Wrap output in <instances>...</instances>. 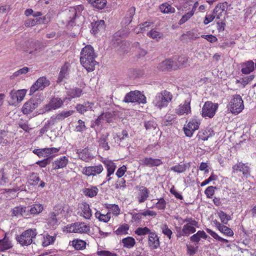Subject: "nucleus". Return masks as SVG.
Listing matches in <instances>:
<instances>
[{
  "label": "nucleus",
  "mask_w": 256,
  "mask_h": 256,
  "mask_svg": "<svg viewBox=\"0 0 256 256\" xmlns=\"http://www.w3.org/2000/svg\"><path fill=\"white\" fill-rule=\"evenodd\" d=\"M50 84V82L46 77L42 76L38 79L30 88V94H32L36 90H42Z\"/></svg>",
  "instance_id": "9"
},
{
  "label": "nucleus",
  "mask_w": 256,
  "mask_h": 256,
  "mask_svg": "<svg viewBox=\"0 0 256 256\" xmlns=\"http://www.w3.org/2000/svg\"><path fill=\"white\" fill-rule=\"evenodd\" d=\"M58 222L57 219L56 218V215L54 212H51L50 214V217L48 219V223L52 226H55Z\"/></svg>",
  "instance_id": "61"
},
{
  "label": "nucleus",
  "mask_w": 256,
  "mask_h": 256,
  "mask_svg": "<svg viewBox=\"0 0 256 256\" xmlns=\"http://www.w3.org/2000/svg\"><path fill=\"white\" fill-rule=\"evenodd\" d=\"M172 98V94L165 90L158 94L156 96L153 103L156 106L161 109L162 108L166 106L168 104L171 102Z\"/></svg>",
  "instance_id": "3"
},
{
  "label": "nucleus",
  "mask_w": 256,
  "mask_h": 256,
  "mask_svg": "<svg viewBox=\"0 0 256 256\" xmlns=\"http://www.w3.org/2000/svg\"><path fill=\"white\" fill-rule=\"evenodd\" d=\"M216 189V187L213 186H210L205 190V194L208 198H211L214 194V190Z\"/></svg>",
  "instance_id": "60"
},
{
  "label": "nucleus",
  "mask_w": 256,
  "mask_h": 256,
  "mask_svg": "<svg viewBox=\"0 0 256 256\" xmlns=\"http://www.w3.org/2000/svg\"><path fill=\"white\" fill-rule=\"evenodd\" d=\"M80 64L88 72H92L95 69L96 66L98 64L94 58H80Z\"/></svg>",
  "instance_id": "11"
},
{
  "label": "nucleus",
  "mask_w": 256,
  "mask_h": 256,
  "mask_svg": "<svg viewBox=\"0 0 256 256\" xmlns=\"http://www.w3.org/2000/svg\"><path fill=\"white\" fill-rule=\"evenodd\" d=\"M84 56L86 58L94 59L96 58V54L91 45H86L82 48L80 54V58H84Z\"/></svg>",
  "instance_id": "18"
},
{
  "label": "nucleus",
  "mask_w": 256,
  "mask_h": 256,
  "mask_svg": "<svg viewBox=\"0 0 256 256\" xmlns=\"http://www.w3.org/2000/svg\"><path fill=\"white\" fill-rule=\"evenodd\" d=\"M200 124V122L197 120L193 119L190 120L186 127L184 128L186 135L188 137L192 136L194 132L198 128Z\"/></svg>",
  "instance_id": "12"
},
{
  "label": "nucleus",
  "mask_w": 256,
  "mask_h": 256,
  "mask_svg": "<svg viewBox=\"0 0 256 256\" xmlns=\"http://www.w3.org/2000/svg\"><path fill=\"white\" fill-rule=\"evenodd\" d=\"M90 4L92 6L98 9L102 10L104 8L106 4V0H90Z\"/></svg>",
  "instance_id": "37"
},
{
  "label": "nucleus",
  "mask_w": 256,
  "mask_h": 256,
  "mask_svg": "<svg viewBox=\"0 0 256 256\" xmlns=\"http://www.w3.org/2000/svg\"><path fill=\"white\" fill-rule=\"evenodd\" d=\"M12 134L8 131L0 130V144L7 146L12 141Z\"/></svg>",
  "instance_id": "20"
},
{
  "label": "nucleus",
  "mask_w": 256,
  "mask_h": 256,
  "mask_svg": "<svg viewBox=\"0 0 256 256\" xmlns=\"http://www.w3.org/2000/svg\"><path fill=\"white\" fill-rule=\"evenodd\" d=\"M97 254L99 256H118L116 254L112 253L108 250L98 251Z\"/></svg>",
  "instance_id": "64"
},
{
  "label": "nucleus",
  "mask_w": 256,
  "mask_h": 256,
  "mask_svg": "<svg viewBox=\"0 0 256 256\" xmlns=\"http://www.w3.org/2000/svg\"><path fill=\"white\" fill-rule=\"evenodd\" d=\"M214 223L216 224L218 230L222 233L228 236H231L234 235V232L231 228L227 227L226 226L222 224L217 220H214Z\"/></svg>",
  "instance_id": "25"
},
{
  "label": "nucleus",
  "mask_w": 256,
  "mask_h": 256,
  "mask_svg": "<svg viewBox=\"0 0 256 256\" xmlns=\"http://www.w3.org/2000/svg\"><path fill=\"white\" fill-rule=\"evenodd\" d=\"M68 162V158L65 156H62L56 160L53 163L54 169H58L65 167Z\"/></svg>",
  "instance_id": "29"
},
{
  "label": "nucleus",
  "mask_w": 256,
  "mask_h": 256,
  "mask_svg": "<svg viewBox=\"0 0 256 256\" xmlns=\"http://www.w3.org/2000/svg\"><path fill=\"white\" fill-rule=\"evenodd\" d=\"M81 209L82 210L80 216H82L86 219H90L92 214L90 206L88 204L84 202L82 204Z\"/></svg>",
  "instance_id": "28"
},
{
  "label": "nucleus",
  "mask_w": 256,
  "mask_h": 256,
  "mask_svg": "<svg viewBox=\"0 0 256 256\" xmlns=\"http://www.w3.org/2000/svg\"><path fill=\"white\" fill-rule=\"evenodd\" d=\"M228 6V3L226 2L218 4L213 10L216 18L220 19L222 16V13L226 14Z\"/></svg>",
  "instance_id": "15"
},
{
  "label": "nucleus",
  "mask_w": 256,
  "mask_h": 256,
  "mask_svg": "<svg viewBox=\"0 0 256 256\" xmlns=\"http://www.w3.org/2000/svg\"><path fill=\"white\" fill-rule=\"evenodd\" d=\"M18 125L20 128H22L26 132H29L30 130H31V128H29L28 121L24 122L23 120H20L18 122Z\"/></svg>",
  "instance_id": "55"
},
{
  "label": "nucleus",
  "mask_w": 256,
  "mask_h": 256,
  "mask_svg": "<svg viewBox=\"0 0 256 256\" xmlns=\"http://www.w3.org/2000/svg\"><path fill=\"white\" fill-rule=\"evenodd\" d=\"M166 202L163 198H160L156 203V206L158 210H164L166 208Z\"/></svg>",
  "instance_id": "58"
},
{
  "label": "nucleus",
  "mask_w": 256,
  "mask_h": 256,
  "mask_svg": "<svg viewBox=\"0 0 256 256\" xmlns=\"http://www.w3.org/2000/svg\"><path fill=\"white\" fill-rule=\"evenodd\" d=\"M124 246L128 248H132L136 244V240L134 238L128 236L122 240Z\"/></svg>",
  "instance_id": "39"
},
{
  "label": "nucleus",
  "mask_w": 256,
  "mask_h": 256,
  "mask_svg": "<svg viewBox=\"0 0 256 256\" xmlns=\"http://www.w3.org/2000/svg\"><path fill=\"white\" fill-rule=\"evenodd\" d=\"M176 66L173 58L167 59L160 63L158 66V68L161 71H166L170 70H176Z\"/></svg>",
  "instance_id": "14"
},
{
  "label": "nucleus",
  "mask_w": 256,
  "mask_h": 256,
  "mask_svg": "<svg viewBox=\"0 0 256 256\" xmlns=\"http://www.w3.org/2000/svg\"><path fill=\"white\" fill-rule=\"evenodd\" d=\"M129 226L128 224H124L120 226L116 231L115 233L117 235L122 234H127V231L128 230Z\"/></svg>",
  "instance_id": "49"
},
{
  "label": "nucleus",
  "mask_w": 256,
  "mask_h": 256,
  "mask_svg": "<svg viewBox=\"0 0 256 256\" xmlns=\"http://www.w3.org/2000/svg\"><path fill=\"white\" fill-rule=\"evenodd\" d=\"M37 235L36 230L34 228L28 229L16 237V240L22 246H29L32 242V239Z\"/></svg>",
  "instance_id": "2"
},
{
  "label": "nucleus",
  "mask_w": 256,
  "mask_h": 256,
  "mask_svg": "<svg viewBox=\"0 0 256 256\" xmlns=\"http://www.w3.org/2000/svg\"><path fill=\"white\" fill-rule=\"evenodd\" d=\"M244 108L243 100L240 96L236 95L230 100L228 108L232 114H238Z\"/></svg>",
  "instance_id": "5"
},
{
  "label": "nucleus",
  "mask_w": 256,
  "mask_h": 256,
  "mask_svg": "<svg viewBox=\"0 0 256 256\" xmlns=\"http://www.w3.org/2000/svg\"><path fill=\"white\" fill-rule=\"evenodd\" d=\"M40 180V178L36 173L32 172L29 176L28 182L31 185H37Z\"/></svg>",
  "instance_id": "45"
},
{
  "label": "nucleus",
  "mask_w": 256,
  "mask_h": 256,
  "mask_svg": "<svg viewBox=\"0 0 256 256\" xmlns=\"http://www.w3.org/2000/svg\"><path fill=\"white\" fill-rule=\"evenodd\" d=\"M12 248L10 242L6 237L0 240V251L3 252Z\"/></svg>",
  "instance_id": "38"
},
{
  "label": "nucleus",
  "mask_w": 256,
  "mask_h": 256,
  "mask_svg": "<svg viewBox=\"0 0 256 256\" xmlns=\"http://www.w3.org/2000/svg\"><path fill=\"white\" fill-rule=\"evenodd\" d=\"M86 129V127L84 122L81 120H79L78 122V124L76 126V132H82L85 130Z\"/></svg>",
  "instance_id": "53"
},
{
  "label": "nucleus",
  "mask_w": 256,
  "mask_h": 256,
  "mask_svg": "<svg viewBox=\"0 0 256 256\" xmlns=\"http://www.w3.org/2000/svg\"><path fill=\"white\" fill-rule=\"evenodd\" d=\"M115 187L116 189L124 190L126 188V182L124 178H118L115 184Z\"/></svg>",
  "instance_id": "51"
},
{
  "label": "nucleus",
  "mask_w": 256,
  "mask_h": 256,
  "mask_svg": "<svg viewBox=\"0 0 256 256\" xmlns=\"http://www.w3.org/2000/svg\"><path fill=\"white\" fill-rule=\"evenodd\" d=\"M101 116H102V120H106L108 122H110L112 120L114 114L110 112H106L102 114Z\"/></svg>",
  "instance_id": "56"
},
{
  "label": "nucleus",
  "mask_w": 256,
  "mask_h": 256,
  "mask_svg": "<svg viewBox=\"0 0 256 256\" xmlns=\"http://www.w3.org/2000/svg\"><path fill=\"white\" fill-rule=\"evenodd\" d=\"M26 92L25 90H13L10 92V96L14 102H20L24 98Z\"/></svg>",
  "instance_id": "21"
},
{
  "label": "nucleus",
  "mask_w": 256,
  "mask_h": 256,
  "mask_svg": "<svg viewBox=\"0 0 256 256\" xmlns=\"http://www.w3.org/2000/svg\"><path fill=\"white\" fill-rule=\"evenodd\" d=\"M214 132L210 130H202L200 131L197 134V138L202 140H208L210 137L214 135Z\"/></svg>",
  "instance_id": "30"
},
{
  "label": "nucleus",
  "mask_w": 256,
  "mask_h": 256,
  "mask_svg": "<svg viewBox=\"0 0 256 256\" xmlns=\"http://www.w3.org/2000/svg\"><path fill=\"white\" fill-rule=\"evenodd\" d=\"M152 232L147 227L138 228L135 230V233L138 236H145L146 234L150 235V234Z\"/></svg>",
  "instance_id": "47"
},
{
  "label": "nucleus",
  "mask_w": 256,
  "mask_h": 256,
  "mask_svg": "<svg viewBox=\"0 0 256 256\" xmlns=\"http://www.w3.org/2000/svg\"><path fill=\"white\" fill-rule=\"evenodd\" d=\"M70 232L86 233L90 231V227L84 223L76 222L68 228Z\"/></svg>",
  "instance_id": "10"
},
{
  "label": "nucleus",
  "mask_w": 256,
  "mask_h": 256,
  "mask_svg": "<svg viewBox=\"0 0 256 256\" xmlns=\"http://www.w3.org/2000/svg\"><path fill=\"white\" fill-rule=\"evenodd\" d=\"M218 216L222 222L224 224H226L230 220V216L222 211H220L218 212Z\"/></svg>",
  "instance_id": "52"
},
{
  "label": "nucleus",
  "mask_w": 256,
  "mask_h": 256,
  "mask_svg": "<svg viewBox=\"0 0 256 256\" xmlns=\"http://www.w3.org/2000/svg\"><path fill=\"white\" fill-rule=\"evenodd\" d=\"M126 170V167L125 166L123 165L122 166H121L118 170L116 172V175L118 178H120L124 175Z\"/></svg>",
  "instance_id": "63"
},
{
  "label": "nucleus",
  "mask_w": 256,
  "mask_h": 256,
  "mask_svg": "<svg viewBox=\"0 0 256 256\" xmlns=\"http://www.w3.org/2000/svg\"><path fill=\"white\" fill-rule=\"evenodd\" d=\"M41 102L39 98H32L26 102L22 108V112L24 114H28L38 106Z\"/></svg>",
  "instance_id": "7"
},
{
  "label": "nucleus",
  "mask_w": 256,
  "mask_h": 256,
  "mask_svg": "<svg viewBox=\"0 0 256 256\" xmlns=\"http://www.w3.org/2000/svg\"><path fill=\"white\" fill-rule=\"evenodd\" d=\"M159 237L155 232H152L148 236V246L152 250H156L160 246Z\"/></svg>",
  "instance_id": "17"
},
{
  "label": "nucleus",
  "mask_w": 256,
  "mask_h": 256,
  "mask_svg": "<svg viewBox=\"0 0 256 256\" xmlns=\"http://www.w3.org/2000/svg\"><path fill=\"white\" fill-rule=\"evenodd\" d=\"M43 22V20L41 18H28L24 22L26 26L29 28L35 26L37 24H41Z\"/></svg>",
  "instance_id": "43"
},
{
  "label": "nucleus",
  "mask_w": 256,
  "mask_h": 256,
  "mask_svg": "<svg viewBox=\"0 0 256 256\" xmlns=\"http://www.w3.org/2000/svg\"><path fill=\"white\" fill-rule=\"evenodd\" d=\"M194 226L190 225L189 224H184L182 231L180 232L178 236H188L191 234H193L196 232V229L194 227Z\"/></svg>",
  "instance_id": "24"
},
{
  "label": "nucleus",
  "mask_w": 256,
  "mask_h": 256,
  "mask_svg": "<svg viewBox=\"0 0 256 256\" xmlns=\"http://www.w3.org/2000/svg\"><path fill=\"white\" fill-rule=\"evenodd\" d=\"M254 69V62L252 60H249L243 64L242 72L244 74H248Z\"/></svg>",
  "instance_id": "34"
},
{
  "label": "nucleus",
  "mask_w": 256,
  "mask_h": 256,
  "mask_svg": "<svg viewBox=\"0 0 256 256\" xmlns=\"http://www.w3.org/2000/svg\"><path fill=\"white\" fill-rule=\"evenodd\" d=\"M86 243L81 240H74L72 241V245L76 250H81L85 248Z\"/></svg>",
  "instance_id": "40"
},
{
  "label": "nucleus",
  "mask_w": 256,
  "mask_h": 256,
  "mask_svg": "<svg viewBox=\"0 0 256 256\" xmlns=\"http://www.w3.org/2000/svg\"><path fill=\"white\" fill-rule=\"evenodd\" d=\"M29 71V68L27 67H24L14 73L11 77L19 76L20 74H26Z\"/></svg>",
  "instance_id": "62"
},
{
  "label": "nucleus",
  "mask_w": 256,
  "mask_h": 256,
  "mask_svg": "<svg viewBox=\"0 0 256 256\" xmlns=\"http://www.w3.org/2000/svg\"><path fill=\"white\" fill-rule=\"evenodd\" d=\"M26 206H18L14 207L12 210V216H24V213L26 210Z\"/></svg>",
  "instance_id": "36"
},
{
  "label": "nucleus",
  "mask_w": 256,
  "mask_h": 256,
  "mask_svg": "<svg viewBox=\"0 0 256 256\" xmlns=\"http://www.w3.org/2000/svg\"><path fill=\"white\" fill-rule=\"evenodd\" d=\"M160 11L163 13H174L175 12L174 8H172L167 2L164 3L160 6Z\"/></svg>",
  "instance_id": "41"
},
{
  "label": "nucleus",
  "mask_w": 256,
  "mask_h": 256,
  "mask_svg": "<svg viewBox=\"0 0 256 256\" xmlns=\"http://www.w3.org/2000/svg\"><path fill=\"white\" fill-rule=\"evenodd\" d=\"M43 210V206L42 204H34L32 206H31V208L30 210H28V212H29L30 214H38L42 212Z\"/></svg>",
  "instance_id": "44"
},
{
  "label": "nucleus",
  "mask_w": 256,
  "mask_h": 256,
  "mask_svg": "<svg viewBox=\"0 0 256 256\" xmlns=\"http://www.w3.org/2000/svg\"><path fill=\"white\" fill-rule=\"evenodd\" d=\"M109 134L106 132V134H102L98 140V146L106 150H110V146L108 144V136Z\"/></svg>",
  "instance_id": "26"
},
{
  "label": "nucleus",
  "mask_w": 256,
  "mask_h": 256,
  "mask_svg": "<svg viewBox=\"0 0 256 256\" xmlns=\"http://www.w3.org/2000/svg\"><path fill=\"white\" fill-rule=\"evenodd\" d=\"M136 188L138 190V201L139 203H142L145 202L148 198V197L149 194V190H148L144 186H136Z\"/></svg>",
  "instance_id": "22"
},
{
  "label": "nucleus",
  "mask_w": 256,
  "mask_h": 256,
  "mask_svg": "<svg viewBox=\"0 0 256 256\" xmlns=\"http://www.w3.org/2000/svg\"><path fill=\"white\" fill-rule=\"evenodd\" d=\"M232 172L235 173L238 171L242 172L244 176L248 178L250 176V168L246 164H244L242 162H239L233 166Z\"/></svg>",
  "instance_id": "13"
},
{
  "label": "nucleus",
  "mask_w": 256,
  "mask_h": 256,
  "mask_svg": "<svg viewBox=\"0 0 256 256\" xmlns=\"http://www.w3.org/2000/svg\"><path fill=\"white\" fill-rule=\"evenodd\" d=\"M142 162L143 164L150 167L159 166L162 164L160 159L152 158H145L142 160Z\"/></svg>",
  "instance_id": "23"
},
{
  "label": "nucleus",
  "mask_w": 256,
  "mask_h": 256,
  "mask_svg": "<svg viewBox=\"0 0 256 256\" xmlns=\"http://www.w3.org/2000/svg\"><path fill=\"white\" fill-rule=\"evenodd\" d=\"M56 240L54 236H50L46 234V237H44V241L42 242V246H47L50 244H52Z\"/></svg>",
  "instance_id": "50"
},
{
  "label": "nucleus",
  "mask_w": 256,
  "mask_h": 256,
  "mask_svg": "<svg viewBox=\"0 0 256 256\" xmlns=\"http://www.w3.org/2000/svg\"><path fill=\"white\" fill-rule=\"evenodd\" d=\"M162 233L168 236V237L170 239L171 238V236L172 234V230L168 228V226L166 224H164L162 226Z\"/></svg>",
  "instance_id": "59"
},
{
  "label": "nucleus",
  "mask_w": 256,
  "mask_h": 256,
  "mask_svg": "<svg viewBox=\"0 0 256 256\" xmlns=\"http://www.w3.org/2000/svg\"><path fill=\"white\" fill-rule=\"evenodd\" d=\"M68 75V67L66 65L63 66L60 72L58 77V82H60L63 79Z\"/></svg>",
  "instance_id": "42"
},
{
  "label": "nucleus",
  "mask_w": 256,
  "mask_h": 256,
  "mask_svg": "<svg viewBox=\"0 0 256 256\" xmlns=\"http://www.w3.org/2000/svg\"><path fill=\"white\" fill-rule=\"evenodd\" d=\"M172 58L174 64H176V69L184 66L188 61V58L184 56H179L178 58Z\"/></svg>",
  "instance_id": "35"
},
{
  "label": "nucleus",
  "mask_w": 256,
  "mask_h": 256,
  "mask_svg": "<svg viewBox=\"0 0 256 256\" xmlns=\"http://www.w3.org/2000/svg\"><path fill=\"white\" fill-rule=\"evenodd\" d=\"M123 102L126 103L138 102L146 103V98L138 90L131 91L125 96Z\"/></svg>",
  "instance_id": "4"
},
{
  "label": "nucleus",
  "mask_w": 256,
  "mask_h": 256,
  "mask_svg": "<svg viewBox=\"0 0 256 256\" xmlns=\"http://www.w3.org/2000/svg\"><path fill=\"white\" fill-rule=\"evenodd\" d=\"M74 111L72 110L68 111H63L57 114V119L58 120H62L65 118L68 117L74 113Z\"/></svg>",
  "instance_id": "48"
},
{
  "label": "nucleus",
  "mask_w": 256,
  "mask_h": 256,
  "mask_svg": "<svg viewBox=\"0 0 256 256\" xmlns=\"http://www.w3.org/2000/svg\"><path fill=\"white\" fill-rule=\"evenodd\" d=\"M194 14L190 12L184 15L178 22V24L181 25L188 21Z\"/></svg>",
  "instance_id": "57"
},
{
  "label": "nucleus",
  "mask_w": 256,
  "mask_h": 256,
  "mask_svg": "<svg viewBox=\"0 0 256 256\" xmlns=\"http://www.w3.org/2000/svg\"><path fill=\"white\" fill-rule=\"evenodd\" d=\"M77 154L80 159L86 162H88L92 158L91 155L88 148H84L80 151L78 150Z\"/></svg>",
  "instance_id": "31"
},
{
  "label": "nucleus",
  "mask_w": 256,
  "mask_h": 256,
  "mask_svg": "<svg viewBox=\"0 0 256 256\" xmlns=\"http://www.w3.org/2000/svg\"><path fill=\"white\" fill-rule=\"evenodd\" d=\"M92 28L91 32L94 34L104 29V22L102 20H98L95 22L92 23Z\"/></svg>",
  "instance_id": "27"
},
{
  "label": "nucleus",
  "mask_w": 256,
  "mask_h": 256,
  "mask_svg": "<svg viewBox=\"0 0 256 256\" xmlns=\"http://www.w3.org/2000/svg\"><path fill=\"white\" fill-rule=\"evenodd\" d=\"M84 8L82 5L70 8L68 14L70 20L66 26L68 29H70L73 26L78 29L79 26L82 25L84 21V16L81 14V12Z\"/></svg>",
  "instance_id": "1"
},
{
  "label": "nucleus",
  "mask_w": 256,
  "mask_h": 256,
  "mask_svg": "<svg viewBox=\"0 0 256 256\" xmlns=\"http://www.w3.org/2000/svg\"><path fill=\"white\" fill-rule=\"evenodd\" d=\"M148 36L153 39L158 40L162 38V34L156 30H152L148 33Z\"/></svg>",
  "instance_id": "54"
},
{
  "label": "nucleus",
  "mask_w": 256,
  "mask_h": 256,
  "mask_svg": "<svg viewBox=\"0 0 256 256\" xmlns=\"http://www.w3.org/2000/svg\"><path fill=\"white\" fill-rule=\"evenodd\" d=\"M98 188L96 186H92L90 188H84L82 189L84 194L88 197L93 198L96 196L98 192Z\"/></svg>",
  "instance_id": "33"
},
{
  "label": "nucleus",
  "mask_w": 256,
  "mask_h": 256,
  "mask_svg": "<svg viewBox=\"0 0 256 256\" xmlns=\"http://www.w3.org/2000/svg\"><path fill=\"white\" fill-rule=\"evenodd\" d=\"M102 170V166L101 164H99L96 166L84 168L82 173L88 176H95L100 174Z\"/></svg>",
  "instance_id": "16"
},
{
  "label": "nucleus",
  "mask_w": 256,
  "mask_h": 256,
  "mask_svg": "<svg viewBox=\"0 0 256 256\" xmlns=\"http://www.w3.org/2000/svg\"><path fill=\"white\" fill-rule=\"evenodd\" d=\"M191 102V98H187L184 104H180L178 108L176 109V112L177 114L179 115H182L184 114H186L190 113L191 112V108L190 106V104Z\"/></svg>",
  "instance_id": "19"
},
{
  "label": "nucleus",
  "mask_w": 256,
  "mask_h": 256,
  "mask_svg": "<svg viewBox=\"0 0 256 256\" xmlns=\"http://www.w3.org/2000/svg\"><path fill=\"white\" fill-rule=\"evenodd\" d=\"M64 100L60 98L53 97L52 98L48 103L44 105V112H50L60 108L64 104Z\"/></svg>",
  "instance_id": "8"
},
{
  "label": "nucleus",
  "mask_w": 256,
  "mask_h": 256,
  "mask_svg": "<svg viewBox=\"0 0 256 256\" xmlns=\"http://www.w3.org/2000/svg\"><path fill=\"white\" fill-rule=\"evenodd\" d=\"M218 108V104H214L209 101L206 102L202 108V116L212 118L214 116Z\"/></svg>",
  "instance_id": "6"
},
{
  "label": "nucleus",
  "mask_w": 256,
  "mask_h": 256,
  "mask_svg": "<svg viewBox=\"0 0 256 256\" xmlns=\"http://www.w3.org/2000/svg\"><path fill=\"white\" fill-rule=\"evenodd\" d=\"M82 93V90L80 88H74L70 90L68 92V96L71 98H76L80 97Z\"/></svg>",
  "instance_id": "46"
},
{
  "label": "nucleus",
  "mask_w": 256,
  "mask_h": 256,
  "mask_svg": "<svg viewBox=\"0 0 256 256\" xmlns=\"http://www.w3.org/2000/svg\"><path fill=\"white\" fill-rule=\"evenodd\" d=\"M190 166V163L178 164L176 166H172L170 168L171 170L178 173H182L185 172L186 169L189 168Z\"/></svg>",
  "instance_id": "32"
}]
</instances>
